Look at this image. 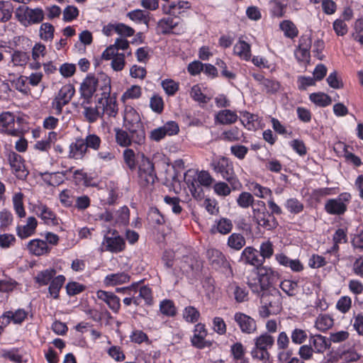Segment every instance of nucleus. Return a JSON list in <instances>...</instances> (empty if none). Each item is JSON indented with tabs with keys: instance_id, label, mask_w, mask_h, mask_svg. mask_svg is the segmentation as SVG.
Segmentation results:
<instances>
[{
	"instance_id": "1",
	"label": "nucleus",
	"mask_w": 363,
	"mask_h": 363,
	"mask_svg": "<svg viewBox=\"0 0 363 363\" xmlns=\"http://www.w3.org/2000/svg\"><path fill=\"white\" fill-rule=\"evenodd\" d=\"M213 171L220 174L221 177L228 181L233 189H236L240 183L235 173L233 162L225 157L213 160L211 163Z\"/></svg>"
},
{
	"instance_id": "2",
	"label": "nucleus",
	"mask_w": 363,
	"mask_h": 363,
	"mask_svg": "<svg viewBox=\"0 0 363 363\" xmlns=\"http://www.w3.org/2000/svg\"><path fill=\"white\" fill-rule=\"evenodd\" d=\"M18 20L25 26L41 23L44 19V11L42 9H30L27 6H20L16 11Z\"/></svg>"
},
{
	"instance_id": "3",
	"label": "nucleus",
	"mask_w": 363,
	"mask_h": 363,
	"mask_svg": "<svg viewBox=\"0 0 363 363\" xmlns=\"http://www.w3.org/2000/svg\"><path fill=\"white\" fill-rule=\"evenodd\" d=\"M157 175L155 171L154 164L150 159L143 154L141 155V160L138 164V182L143 187L152 185Z\"/></svg>"
},
{
	"instance_id": "4",
	"label": "nucleus",
	"mask_w": 363,
	"mask_h": 363,
	"mask_svg": "<svg viewBox=\"0 0 363 363\" xmlns=\"http://www.w3.org/2000/svg\"><path fill=\"white\" fill-rule=\"evenodd\" d=\"M75 93L74 87L71 84L64 85L52 101V108L55 114L60 115L64 106L68 104Z\"/></svg>"
},
{
	"instance_id": "5",
	"label": "nucleus",
	"mask_w": 363,
	"mask_h": 363,
	"mask_svg": "<svg viewBox=\"0 0 363 363\" xmlns=\"http://www.w3.org/2000/svg\"><path fill=\"white\" fill-rule=\"evenodd\" d=\"M208 262L216 270H220L224 273L233 274L230 263L225 255L216 249H209L206 252Z\"/></svg>"
},
{
	"instance_id": "6",
	"label": "nucleus",
	"mask_w": 363,
	"mask_h": 363,
	"mask_svg": "<svg viewBox=\"0 0 363 363\" xmlns=\"http://www.w3.org/2000/svg\"><path fill=\"white\" fill-rule=\"evenodd\" d=\"M179 131V127L177 122L173 121H167L164 125L152 130L149 138L152 141L160 142L167 135L172 136L177 135Z\"/></svg>"
},
{
	"instance_id": "7",
	"label": "nucleus",
	"mask_w": 363,
	"mask_h": 363,
	"mask_svg": "<svg viewBox=\"0 0 363 363\" xmlns=\"http://www.w3.org/2000/svg\"><path fill=\"white\" fill-rule=\"evenodd\" d=\"M102 243L106 251L113 253L123 251L125 247L124 239L118 235L116 230H108L107 235H104Z\"/></svg>"
},
{
	"instance_id": "8",
	"label": "nucleus",
	"mask_w": 363,
	"mask_h": 363,
	"mask_svg": "<svg viewBox=\"0 0 363 363\" xmlns=\"http://www.w3.org/2000/svg\"><path fill=\"white\" fill-rule=\"evenodd\" d=\"M8 161L12 169L13 173L19 179H25L28 175V171L26 169L24 160L20 155L11 151L8 154Z\"/></svg>"
},
{
	"instance_id": "9",
	"label": "nucleus",
	"mask_w": 363,
	"mask_h": 363,
	"mask_svg": "<svg viewBox=\"0 0 363 363\" xmlns=\"http://www.w3.org/2000/svg\"><path fill=\"white\" fill-rule=\"evenodd\" d=\"M96 89L97 79H96L95 76L88 74L81 84L79 89L81 96L84 99L81 106H84V104H90L91 98Z\"/></svg>"
},
{
	"instance_id": "10",
	"label": "nucleus",
	"mask_w": 363,
	"mask_h": 363,
	"mask_svg": "<svg viewBox=\"0 0 363 363\" xmlns=\"http://www.w3.org/2000/svg\"><path fill=\"white\" fill-rule=\"evenodd\" d=\"M257 277L263 288L266 290L275 289L273 284L279 279V274L271 267L262 266L257 268Z\"/></svg>"
},
{
	"instance_id": "11",
	"label": "nucleus",
	"mask_w": 363,
	"mask_h": 363,
	"mask_svg": "<svg viewBox=\"0 0 363 363\" xmlns=\"http://www.w3.org/2000/svg\"><path fill=\"white\" fill-rule=\"evenodd\" d=\"M207 330L203 323H197L194 326V335L191 338L192 345L198 349L209 348L212 346L213 342L206 340Z\"/></svg>"
},
{
	"instance_id": "12",
	"label": "nucleus",
	"mask_w": 363,
	"mask_h": 363,
	"mask_svg": "<svg viewBox=\"0 0 363 363\" xmlns=\"http://www.w3.org/2000/svg\"><path fill=\"white\" fill-rule=\"evenodd\" d=\"M33 211L40 218L45 224L57 225L58 224L56 214L46 205L39 203L33 206Z\"/></svg>"
},
{
	"instance_id": "13",
	"label": "nucleus",
	"mask_w": 363,
	"mask_h": 363,
	"mask_svg": "<svg viewBox=\"0 0 363 363\" xmlns=\"http://www.w3.org/2000/svg\"><path fill=\"white\" fill-rule=\"evenodd\" d=\"M252 218L259 226L262 227L267 230H273L279 225L277 218L272 214H269L268 211L252 215Z\"/></svg>"
},
{
	"instance_id": "14",
	"label": "nucleus",
	"mask_w": 363,
	"mask_h": 363,
	"mask_svg": "<svg viewBox=\"0 0 363 363\" xmlns=\"http://www.w3.org/2000/svg\"><path fill=\"white\" fill-rule=\"evenodd\" d=\"M234 320L238 323L243 333L251 334L257 330L255 320L243 313H235Z\"/></svg>"
},
{
	"instance_id": "15",
	"label": "nucleus",
	"mask_w": 363,
	"mask_h": 363,
	"mask_svg": "<svg viewBox=\"0 0 363 363\" xmlns=\"http://www.w3.org/2000/svg\"><path fill=\"white\" fill-rule=\"evenodd\" d=\"M96 296L106 303L113 313H118L121 308V300L114 293L99 290L96 291Z\"/></svg>"
},
{
	"instance_id": "16",
	"label": "nucleus",
	"mask_w": 363,
	"mask_h": 363,
	"mask_svg": "<svg viewBox=\"0 0 363 363\" xmlns=\"http://www.w3.org/2000/svg\"><path fill=\"white\" fill-rule=\"evenodd\" d=\"M240 260L245 264L255 267L257 269L263 264V259L259 257L257 250L252 247H247L244 249Z\"/></svg>"
},
{
	"instance_id": "17",
	"label": "nucleus",
	"mask_w": 363,
	"mask_h": 363,
	"mask_svg": "<svg viewBox=\"0 0 363 363\" xmlns=\"http://www.w3.org/2000/svg\"><path fill=\"white\" fill-rule=\"evenodd\" d=\"M311 48V40L302 36L299 39V44L294 52V55L298 62H308L310 57L309 49Z\"/></svg>"
},
{
	"instance_id": "18",
	"label": "nucleus",
	"mask_w": 363,
	"mask_h": 363,
	"mask_svg": "<svg viewBox=\"0 0 363 363\" xmlns=\"http://www.w3.org/2000/svg\"><path fill=\"white\" fill-rule=\"evenodd\" d=\"M15 116L9 111L0 114V128L1 131L6 132L9 135H16L17 130L14 129Z\"/></svg>"
},
{
	"instance_id": "19",
	"label": "nucleus",
	"mask_w": 363,
	"mask_h": 363,
	"mask_svg": "<svg viewBox=\"0 0 363 363\" xmlns=\"http://www.w3.org/2000/svg\"><path fill=\"white\" fill-rule=\"evenodd\" d=\"M27 248L30 254L35 256L47 255L51 250L47 242L40 239H33L29 241Z\"/></svg>"
},
{
	"instance_id": "20",
	"label": "nucleus",
	"mask_w": 363,
	"mask_h": 363,
	"mask_svg": "<svg viewBox=\"0 0 363 363\" xmlns=\"http://www.w3.org/2000/svg\"><path fill=\"white\" fill-rule=\"evenodd\" d=\"M38 226V220L33 216H30L27 219V223L24 225H18L16 227L17 235L21 239H26L35 233Z\"/></svg>"
},
{
	"instance_id": "21",
	"label": "nucleus",
	"mask_w": 363,
	"mask_h": 363,
	"mask_svg": "<svg viewBox=\"0 0 363 363\" xmlns=\"http://www.w3.org/2000/svg\"><path fill=\"white\" fill-rule=\"evenodd\" d=\"M87 149L86 147L84 139L82 138H76L75 141L69 145V157L74 160H82Z\"/></svg>"
},
{
	"instance_id": "22",
	"label": "nucleus",
	"mask_w": 363,
	"mask_h": 363,
	"mask_svg": "<svg viewBox=\"0 0 363 363\" xmlns=\"http://www.w3.org/2000/svg\"><path fill=\"white\" fill-rule=\"evenodd\" d=\"M98 104L101 106V111L106 113L109 117H116L118 113V105L116 100L109 97H101L98 100Z\"/></svg>"
},
{
	"instance_id": "23",
	"label": "nucleus",
	"mask_w": 363,
	"mask_h": 363,
	"mask_svg": "<svg viewBox=\"0 0 363 363\" xmlns=\"http://www.w3.org/2000/svg\"><path fill=\"white\" fill-rule=\"evenodd\" d=\"M280 292L277 289H267L261 294V303L262 304L274 307L279 303Z\"/></svg>"
},
{
	"instance_id": "24",
	"label": "nucleus",
	"mask_w": 363,
	"mask_h": 363,
	"mask_svg": "<svg viewBox=\"0 0 363 363\" xmlns=\"http://www.w3.org/2000/svg\"><path fill=\"white\" fill-rule=\"evenodd\" d=\"M130 277L125 272H119L108 274L104 279V284L106 286H113L123 284L130 281Z\"/></svg>"
},
{
	"instance_id": "25",
	"label": "nucleus",
	"mask_w": 363,
	"mask_h": 363,
	"mask_svg": "<svg viewBox=\"0 0 363 363\" xmlns=\"http://www.w3.org/2000/svg\"><path fill=\"white\" fill-rule=\"evenodd\" d=\"M88 104H84L82 106L84 108L83 115L87 122L93 123L96 122L99 118L104 116V111H101V106L96 105L95 107L87 106Z\"/></svg>"
},
{
	"instance_id": "26",
	"label": "nucleus",
	"mask_w": 363,
	"mask_h": 363,
	"mask_svg": "<svg viewBox=\"0 0 363 363\" xmlns=\"http://www.w3.org/2000/svg\"><path fill=\"white\" fill-rule=\"evenodd\" d=\"M179 25V20L171 16L163 18L158 21L157 26L163 35L174 33L173 30Z\"/></svg>"
},
{
	"instance_id": "27",
	"label": "nucleus",
	"mask_w": 363,
	"mask_h": 363,
	"mask_svg": "<svg viewBox=\"0 0 363 363\" xmlns=\"http://www.w3.org/2000/svg\"><path fill=\"white\" fill-rule=\"evenodd\" d=\"M147 221L150 225L157 228L162 225L165 223L164 216L160 212L159 209L156 207H151L147 213Z\"/></svg>"
},
{
	"instance_id": "28",
	"label": "nucleus",
	"mask_w": 363,
	"mask_h": 363,
	"mask_svg": "<svg viewBox=\"0 0 363 363\" xmlns=\"http://www.w3.org/2000/svg\"><path fill=\"white\" fill-rule=\"evenodd\" d=\"M238 117L235 112L229 109L220 111L216 116V121L223 125H230L237 121Z\"/></svg>"
},
{
	"instance_id": "29",
	"label": "nucleus",
	"mask_w": 363,
	"mask_h": 363,
	"mask_svg": "<svg viewBox=\"0 0 363 363\" xmlns=\"http://www.w3.org/2000/svg\"><path fill=\"white\" fill-rule=\"evenodd\" d=\"M326 211L330 214L341 215L347 210V204L342 201L336 199H330L325 204Z\"/></svg>"
},
{
	"instance_id": "30",
	"label": "nucleus",
	"mask_w": 363,
	"mask_h": 363,
	"mask_svg": "<svg viewBox=\"0 0 363 363\" xmlns=\"http://www.w3.org/2000/svg\"><path fill=\"white\" fill-rule=\"evenodd\" d=\"M1 356L7 361L16 363H22V362H23V351L21 349L12 348L11 350H3L1 352ZM24 362H27V360H24Z\"/></svg>"
},
{
	"instance_id": "31",
	"label": "nucleus",
	"mask_w": 363,
	"mask_h": 363,
	"mask_svg": "<svg viewBox=\"0 0 363 363\" xmlns=\"http://www.w3.org/2000/svg\"><path fill=\"white\" fill-rule=\"evenodd\" d=\"M97 89L101 91V97H109L111 94V79L104 73H100L97 77Z\"/></svg>"
},
{
	"instance_id": "32",
	"label": "nucleus",
	"mask_w": 363,
	"mask_h": 363,
	"mask_svg": "<svg viewBox=\"0 0 363 363\" xmlns=\"http://www.w3.org/2000/svg\"><path fill=\"white\" fill-rule=\"evenodd\" d=\"M274 343V337L267 333H265L255 339V347L262 350L268 351V349L271 348Z\"/></svg>"
},
{
	"instance_id": "33",
	"label": "nucleus",
	"mask_w": 363,
	"mask_h": 363,
	"mask_svg": "<svg viewBox=\"0 0 363 363\" xmlns=\"http://www.w3.org/2000/svg\"><path fill=\"white\" fill-rule=\"evenodd\" d=\"M65 280L66 279L65 276L58 275L50 281V286L48 287V291L50 296L53 297V298H59L60 291L65 284Z\"/></svg>"
},
{
	"instance_id": "34",
	"label": "nucleus",
	"mask_w": 363,
	"mask_h": 363,
	"mask_svg": "<svg viewBox=\"0 0 363 363\" xmlns=\"http://www.w3.org/2000/svg\"><path fill=\"white\" fill-rule=\"evenodd\" d=\"M234 53L245 60H249L251 57L250 45L244 40H239L233 48Z\"/></svg>"
},
{
	"instance_id": "35",
	"label": "nucleus",
	"mask_w": 363,
	"mask_h": 363,
	"mask_svg": "<svg viewBox=\"0 0 363 363\" xmlns=\"http://www.w3.org/2000/svg\"><path fill=\"white\" fill-rule=\"evenodd\" d=\"M72 169H69V170H67L65 172H55L50 174L48 172L42 173V176H49V180H46L44 179V182L48 185V186H59L60 184H62L64 182V178L67 172H71Z\"/></svg>"
},
{
	"instance_id": "36",
	"label": "nucleus",
	"mask_w": 363,
	"mask_h": 363,
	"mask_svg": "<svg viewBox=\"0 0 363 363\" xmlns=\"http://www.w3.org/2000/svg\"><path fill=\"white\" fill-rule=\"evenodd\" d=\"M56 270L55 269H47L38 273L35 277V281L40 286L48 284L55 277Z\"/></svg>"
},
{
	"instance_id": "37",
	"label": "nucleus",
	"mask_w": 363,
	"mask_h": 363,
	"mask_svg": "<svg viewBox=\"0 0 363 363\" xmlns=\"http://www.w3.org/2000/svg\"><path fill=\"white\" fill-rule=\"evenodd\" d=\"M135 298L139 299L140 306L143 305V302L147 306H151L153 303L152 290L146 286L140 288L138 294L135 296Z\"/></svg>"
},
{
	"instance_id": "38",
	"label": "nucleus",
	"mask_w": 363,
	"mask_h": 363,
	"mask_svg": "<svg viewBox=\"0 0 363 363\" xmlns=\"http://www.w3.org/2000/svg\"><path fill=\"white\" fill-rule=\"evenodd\" d=\"M279 27L284 32V35L289 38L293 39L298 35V30L296 26L289 20H285L281 22Z\"/></svg>"
},
{
	"instance_id": "39",
	"label": "nucleus",
	"mask_w": 363,
	"mask_h": 363,
	"mask_svg": "<svg viewBox=\"0 0 363 363\" xmlns=\"http://www.w3.org/2000/svg\"><path fill=\"white\" fill-rule=\"evenodd\" d=\"M216 225H214L211 230L213 233L215 232L214 228H216V230L220 234L226 235L229 233L233 229V223L228 218H222L216 221Z\"/></svg>"
},
{
	"instance_id": "40",
	"label": "nucleus",
	"mask_w": 363,
	"mask_h": 363,
	"mask_svg": "<svg viewBox=\"0 0 363 363\" xmlns=\"http://www.w3.org/2000/svg\"><path fill=\"white\" fill-rule=\"evenodd\" d=\"M245 245L244 236L240 233H233L228 239V245L235 250H241Z\"/></svg>"
},
{
	"instance_id": "41",
	"label": "nucleus",
	"mask_w": 363,
	"mask_h": 363,
	"mask_svg": "<svg viewBox=\"0 0 363 363\" xmlns=\"http://www.w3.org/2000/svg\"><path fill=\"white\" fill-rule=\"evenodd\" d=\"M116 141L121 147H128L133 143L126 130L116 128Z\"/></svg>"
},
{
	"instance_id": "42",
	"label": "nucleus",
	"mask_w": 363,
	"mask_h": 363,
	"mask_svg": "<svg viewBox=\"0 0 363 363\" xmlns=\"http://www.w3.org/2000/svg\"><path fill=\"white\" fill-rule=\"evenodd\" d=\"M333 248L327 250L323 255L319 256V267L325 266L328 263L335 264L338 260L337 251L334 252Z\"/></svg>"
},
{
	"instance_id": "43",
	"label": "nucleus",
	"mask_w": 363,
	"mask_h": 363,
	"mask_svg": "<svg viewBox=\"0 0 363 363\" xmlns=\"http://www.w3.org/2000/svg\"><path fill=\"white\" fill-rule=\"evenodd\" d=\"M160 312L168 317H174L177 315V308L172 301L164 299L160 304Z\"/></svg>"
},
{
	"instance_id": "44",
	"label": "nucleus",
	"mask_w": 363,
	"mask_h": 363,
	"mask_svg": "<svg viewBox=\"0 0 363 363\" xmlns=\"http://www.w3.org/2000/svg\"><path fill=\"white\" fill-rule=\"evenodd\" d=\"M127 16L132 21L139 23L148 24V13L140 9H135L127 13Z\"/></svg>"
},
{
	"instance_id": "45",
	"label": "nucleus",
	"mask_w": 363,
	"mask_h": 363,
	"mask_svg": "<svg viewBox=\"0 0 363 363\" xmlns=\"http://www.w3.org/2000/svg\"><path fill=\"white\" fill-rule=\"evenodd\" d=\"M200 315V312L195 307L191 306L185 307L183 311V318L188 323H196Z\"/></svg>"
},
{
	"instance_id": "46",
	"label": "nucleus",
	"mask_w": 363,
	"mask_h": 363,
	"mask_svg": "<svg viewBox=\"0 0 363 363\" xmlns=\"http://www.w3.org/2000/svg\"><path fill=\"white\" fill-rule=\"evenodd\" d=\"M333 243L332 245V248H333V252H338L339 250V244L345 243L347 241V232L343 228H338L333 235Z\"/></svg>"
},
{
	"instance_id": "47",
	"label": "nucleus",
	"mask_w": 363,
	"mask_h": 363,
	"mask_svg": "<svg viewBox=\"0 0 363 363\" xmlns=\"http://www.w3.org/2000/svg\"><path fill=\"white\" fill-rule=\"evenodd\" d=\"M124 125L141 121L139 113L131 106H126L123 116Z\"/></svg>"
},
{
	"instance_id": "48",
	"label": "nucleus",
	"mask_w": 363,
	"mask_h": 363,
	"mask_svg": "<svg viewBox=\"0 0 363 363\" xmlns=\"http://www.w3.org/2000/svg\"><path fill=\"white\" fill-rule=\"evenodd\" d=\"M23 194L21 192H18L14 194L13 196V208L16 214L20 218H24L26 216V211L23 206Z\"/></svg>"
},
{
	"instance_id": "49",
	"label": "nucleus",
	"mask_w": 363,
	"mask_h": 363,
	"mask_svg": "<svg viewBox=\"0 0 363 363\" xmlns=\"http://www.w3.org/2000/svg\"><path fill=\"white\" fill-rule=\"evenodd\" d=\"M40 37L42 40H52L54 38L55 28L50 23H43L40 27Z\"/></svg>"
},
{
	"instance_id": "50",
	"label": "nucleus",
	"mask_w": 363,
	"mask_h": 363,
	"mask_svg": "<svg viewBox=\"0 0 363 363\" xmlns=\"http://www.w3.org/2000/svg\"><path fill=\"white\" fill-rule=\"evenodd\" d=\"M280 89V83L273 79L267 78L262 86V91L269 94H276Z\"/></svg>"
},
{
	"instance_id": "51",
	"label": "nucleus",
	"mask_w": 363,
	"mask_h": 363,
	"mask_svg": "<svg viewBox=\"0 0 363 363\" xmlns=\"http://www.w3.org/2000/svg\"><path fill=\"white\" fill-rule=\"evenodd\" d=\"M236 201L240 207L247 208L254 203V197L250 193L243 191L240 194Z\"/></svg>"
},
{
	"instance_id": "52",
	"label": "nucleus",
	"mask_w": 363,
	"mask_h": 363,
	"mask_svg": "<svg viewBox=\"0 0 363 363\" xmlns=\"http://www.w3.org/2000/svg\"><path fill=\"white\" fill-rule=\"evenodd\" d=\"M124 162L128 168L133 171L136 169L135 154L132 149L126 148L123 152Z\"/></svg>"
},
{
	"instance_id": "53",
	"label": "nucleus",
	"mask_w": 363,
	"mask_h": 363,
	"mask_svg": "<svg viewBox=\"0 0 363 363\" xmlns=\"http://www.w3.org/2000/svg\"><path fill=\"white\" fill-rule=\"evenodd\" d=\"M285 207L291 213L298 214L303 209V203L297 199L291 198L286 200Z\"/></svg>"
},
{
	"instance_id": "54",
	"label": "nucleus",
	"mask_w": 363,
	"mask_h": 363,
	"mask_svg": "<svg viewBox=\"0 0 363 363\" xmlns=\"http://www.w3.org/2000/svg\"><path fill=\"white\" fill-rule=\"evenodd\" d=\"M13 8L9 2L0 1V21L7 22L12 16Z\"/></svg>"
},
{
	"instance_id": "55",
	"label": "nucleus",
	"mask_w": 363,
	"mask_h": 363,
	"mask_svg": "<svg viewBox=\"0 0 363 363\" xmlns=\"http://www.w3.org/2000/svg\"><path fill=\"white\" fill-rule=\"evenodd\" d=\"M318 79V65L313 69V78L311 77H300L298 78V88L306 89L308 86L315 84V81Z\"/></svg>"
},
{
	"instance_id": "56",
	"label": "nucleus",
	"mask_w": 363,
	"mask_h": 363,
	"mask_svg": "<svg viewBox=\"0 0 363 363\" xmlns=\"http://www.w3.org/2000/svg\"><path fill=\"white\" fill-rule=\"evenodd\" d=\"M86 149L91 148L94 150H98L101 143V138L95 134H89L84 139Z\"/></svg>"
},
{
	"instance_id": "57",
	"label": "nucleus",
	"mask_w": 363,
	"mask_h": 363,
	"mask_svg": "<svg viewBox=\"0 0 363 363\" xmlns=\"http://www.w3.org/2000/svg\"><path fill=\"white\" fill-rule=\"evenodd\" d=\"M86 289V286L77 281H70L66 285L67 294L69 296H73L83 292Z\"/></svg>"
},
{
	"instance_id": "58",
	"label": "nucleus",
	"mask_w": 363,
	"mask_h": 363,
	"mask_svg": "<svg viewBox=\"0 0 363 363\" xmlns=\"http://www.w3.org/2000/svg\"><path fill=\"white\" fill-rule=\"evenodd\" d=\"M130 140L133 143L137 145H143L145 142V128L132 130V132L128 133Z\"/></svg>"
},
{
	"instance_id": "59",
	"label": "nucleus",
	"mask_w": 363,
	"mask_h": 363,
	"mask_svg": "<svg viewBox=\"0 0 363 363\" xmlns=\"http://www.w3.org/2000/svg\"><path fill=\"white\" fill-rule=\"evenodd\" d=\"M12 221L13 215L10 211L6 209H4L3 211H0L1 231H5L6 230V228L11 224Z\"/></svg>"
},
{
	"instance_id": "60",
	"label": "nucleus",
	"mask_w": 363,
	"mask_h": 363,
	"mask_svg": "<svg viewBox=\"0 0 363 363\" xmlns=\"http://www.w3.org/2000/svg\"><path fill=\"white\" fill-rule=\"evenodd\" d=\"M142 94L141 87L138 85H133L130 88L128 89L122 95L121 99H135L140 97Z\"/></svg>"
},
{
	"instance_id": "61",
	"label": "nucleus",
	"mask_w": 363,
	"mask_h": 363,
	"mask_svg": "<svg viewBox=\"0 0 363 363\" xmlns=\"http://www.w3.org/2000/svg\"><path fill=\"white\" fill-rule=\"evenodd\" d=\"M162 86L165 93L169 96H173L179 89V84L173 79H164L162 82Z\"/></svg>"
},
{
	"instance_id": "62",
	"label": "nucleus",
	"mask_w": 363,
	"mask_h": 363,
	"mask_svg": "<svg viewBox=\"0 0 363 363\" xmlns=\"http://www.w3.org/2000/svg\"><path fill=\"white\" fill-rule=\"evenodd\" d=\"M150 108L157 113H161L164 109V102L161 96L155 94L150 98Z\"/></svg>"
},
{
	"instance_id": "63",
	"label": "nucleus",
	"mask_w": 363,
	"mask_h": 363,
	"mask_svg": "<svg viewBox=\"0 0 363 363\" xmlns=\"http://www.w3.org/2000/svg\"><path fill=\"white\" fill-rule=\"evenodd\" d=\"M129 218H130V210L126 206L121 207L116 212V221L118 223L125 225L129 223Z\"/></svg>"
},
{
	"instance_id": "64",
	"label": "nucleus",
	"mask_w": 363,
	"mask_h": 363,
	"mask_svg": "<svg viewBox=\"0 0 363 363\" xmlns=\"http://www.w3.org/2000/svg\"><path fill=\"white\" fill-rule=\"evenodd\" d=\"M230 353L234 360H242L245 354V348L242 343L235 342L230 347Z\"/></svg>"
}]
</instances>
